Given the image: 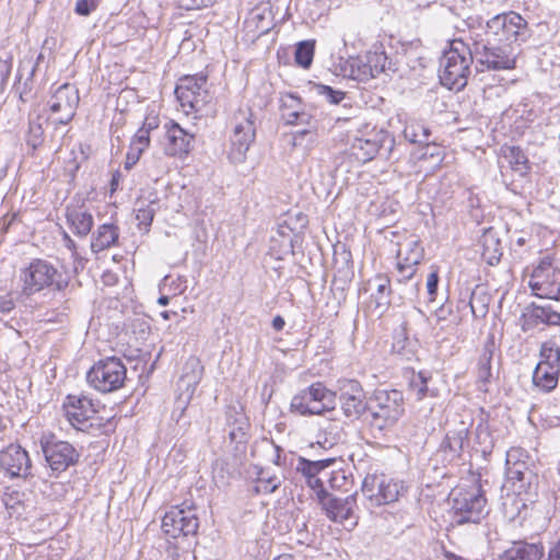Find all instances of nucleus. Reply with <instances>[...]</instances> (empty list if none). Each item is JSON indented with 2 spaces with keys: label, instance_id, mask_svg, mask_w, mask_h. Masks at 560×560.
<instances>
[{
  "label": "nucleus",
  "instance_id": "nucleus-1",
  "mask_svg": "<svg viewBox=\"0 0 560 560\" xmlns=\"http://www.w3.org/2000/svg\"><path fill=\"white\" fill-rule=\"evenodd\" d=\"M474 52L463 40L455 39L440 59L439 77L450 90L460 91L471 73Z\"/></svg>",
  "mask_w": 560,
  "mask_h": 560
},
{
  "label": "nucleus",
  "instance_id": "nucleus-2",
  "mask_svg": "<svg viewBox=\"0 0 560 560\" xmlns=\"http://www.w3.org/2000/svg\"><path fill=\"white\" fill-rule=\"evenodd\" d=\"M372 430L384 433L393 428L405 412L402 393L397 389H377L369 405Z\"/></svg>",
  "mask_w": 560,
  "mask_h": 560
},
{
  "label": "nucleus",
  "instance_id": "nucleus-3",
  "mask_svg": "<svg viewBox=\"0 0 560 560\" xmlns=\"http://www.w3.org/2000/svg\"><path fill=\"white\" fill-rule=\"evenodd\" d=\"M452 518L456 525L478 524L488 515L487 499L477 482L469 487H459L452 492Z\"/></svg>",
  "mask_w": 560,
  "mask_h": 560
},
{
  "label": "nucleus",
  "instance_id": "nucleus-4",
  "mask_svg": "<svg viewBox=\"0 0 560 560\" xmlns=\"http://www.w3.org/2000/svg\"><path fill=\"white\" fill-rule=\"evenodd\" d=\"M477 65L488 70H512L516 66L517 52L511 44L498 42L486 35L485 38H474L471 46Z\"/></svg>",
  "mask_w": 560,
  "mask_h": 560
},
{
  "label": "nucleus",
  "instance_id": "nucleus-5",
  "mask_svg": "<svg viewBox=\"0 0 560 560\" xmlns=\"http://www.w3.org/2000/svg\"><path fill=\"white\" fill-rule=\"evenodd\" d=\"M256 128L254 115L249 108L238 109L232 118V132L228 158L233 164L244 163L247 151L254 143Z\"/></svg>",
  "mask_w": 560,
  "mask_h": 560
},
{
  "label": "nucleus",
  "instance_id": "nucleus-6",
  "mask_svg": "<svg viewBox=\"0 0 560 560\" xmlns=\"http://www.w3.org/2000/svg\"><path fill=\"white\" fill-rule=\"evenodd\" d=\"M126 380L127 369L116 357L100 360L86 372L88 383L104 394L120 389Z\"/></svg>",
  "mask_w": 560,
  "mask_h": 560
},
{
  "label": "nucleus",
  "instance_id": "nucleus-7",
  "mask_svg": "<svg viewBox=\"0 0 560 560\" xmlns=\"http://www.w3.org/2000/svg\"><path fill=\"white\" fill-rule=\"evenodd\" d=\"M336 394L323 383L316 382L295 394L291 400V411L300 416L322 415L332 410Z\"/></svg>",
  "mask_w": 560,
  "mask_h": 560
},
{
  "label": "nucleus",
  "instance_id": "nucleus-8",
  "mask_svg": "<svg viewBox=\"0 0 560 560\" xmlns=\"http://www.w3.org/2000/svg\"><path fill=\"white\" fill-rule=\"evenodd\" d=\"M485 35L498 38V42L513 45L526 42L532 32L527 21L518 13L510 11L497 14L487 22Z\"/></svg>",
  "mask_w": 560,
  "mask_h": 560
},
{
  "label": "nucleus",
  "instance_id": "nucleus-9",
  "mask_svg": "<svg viewBox=\"0 0 560 560\" xmlns=\"http://www.w3.org/2000/svg\"><path fill=\"white\" fill-rule=\"evenodd\" d=\"M206 77H185L180 79L175 89L176 97L186 114H207V106L211 100L207 89Z\"/></svg>",
  "mask_w": 560,
  "mask_h": 560
},
{
  "label": "nucleus",
  "instance_id": "nucleus-10",
  "mask_svg": "<svg viewBox=\"0 0 560 560\" xmlns=\"http://www.w3.org/2000/svg\"><path fill=\"white\" fill-rule=\"evenodd\" d=\"M361 491L368 501V508L373 509L397 501L404 486L400 481L384 475H368L362 482Z\"/></svg>",
  "mask_w": 560,
  "mask_h": 560
},
{
  "label": "nucleus",
  "instance_id": "nucleus-11",
  "mask_svg": "<svg viewBox=\"0 0 560 560\" xmlns=\"http://www.w3.org/2000/svg\"><path fill=\"white\" fill-rule=\"evenodd\" d=\"M528 285L541 299H560V269L552 266L550 257H544L534 268Z\"/></svg>",
  "mask_w": 560,
  "mask_h": 560
},
{
  "label": "nucleus",
  "instance_id": "nucleus-12",
  "mask_svg": "<svg viewBox=\"0 0 560 560\" xmlns=\"http://www.w3.org/2000/svg\"><path fill=\"white\" fill-rule=\"evenodd\" d=\"M199 528V520L195 509L178 505L172 506L162 518L163 532L172 538L179 536H194Z\"/></svg>",
  "mask_w": 560,
  "mask_h": 560
},
{
  "label": "nucleus",
  "instance_id": "nucleus-13",
  "mask_svg": "<svg viewBox=\"0 0 560 560\" xmlns=\"http://www.w3.org/2000/svg\"><path fill=\"white\" fill-rule=\"evenodd\" d=\"M57 270L47 261L33 260L30 266L21 271L20 280L23 282L22 293L32 295L54 283Z\"/></svg>",
  "mask_w": 560,
  "mask_h": 560
},
{
  "label": "nucleus",
  "instance_id": "nucleus-14",
  "mask_svg": "<svg viewBox=\"0 0 560 560\" xmlns=\"http://www.w3.org/2000/svg\"><path fill=\"white\" fill-rule=\"evenodd\" d=\"M354 66L358 68L355 78L361 81H366L381 73H386L387 71L395 72L397 70L395 63L388 59L382 45H374L372 49L366 52L364 59H358L353 62L351 65L352 73H354Z\"/></svg>",
  "mask_w": 560,
  "mask_h": 560
},
{
  "label": "nucleus",
  "instance_id": "nucleus-15",
  "mask_svg": "<svg viewBox=\"0 0 560 560\" xmlns=\"http://www.w3.org/2000/svg\"><path fill=\"white\" fill-rule=\"evenodd\" d=\"M319 504L330 521L341 524L349 522L351 527L357 525L358 521L354 515L357 493L345 498H339L331 493L324 494Z\"/></svg>",
  "mask_w": 560,
  "mask_h": 560
},
{
  "label": "nucleus",
  "instance_id": "nucleus-16",
  "mask_svg": "<svg viewBox=\"0 0 560 560\" xmlns=\"http://www.w3.org/2000/svg\"><path fill=\"white\" fill-rule=\"evenodd\" d=\"M0 470L9 478H28L32 463L28 453L18 444H10L0 451Z\"/></svg>",
  "mask_w": 560,
  "mask_h": 560
},
{
  "label": "nucleus",
  "instance_id": "nucleus-17",
  "mask_svg": "<svg viewBox=\"0 0 560 560\" xmlns=\"http://www.w3.org/2000/svg\"><path fill=\"white\" fill-rule=\"evenodd\" d=\"M203 375V365L199 358L189 357L183 366V374L177 383L179 395L177 398V405L183 410L189 404L198 384L200 383Z\"/></svg>",
  "mask_w": 560,
  "mask_h": 560
},
{
  "label": "nucleus",
  "instance_id": "nucleus-18",
  "mask_svg": "<svg viewBox=\"0 0 560 560\" xmlns=\"http://www.w3.org/2000/svg\"><path fill=\"white\" fill-rule=\"evenodd\" d=\"M394 140L387 132L380 131L365 138H355L351 145V154L360 162L365 163L374 159L382 150L389 152Z\"/></svg>",
  "mask_w": 560,
  "mask_h": 560
},
{
  "label": "nucleus",
  "instance_id": "nucleus-19",
  "mask_svg": "<svg viewBox=\"0 0 560 560\" xmlns=\"http://www.w3.org/2000/svg\"><path fill=\"white\" fill-rule=\"evenodd\" d=\"M339 400L342 412L351 419H359L369 409L364 392L354 380L342 385Z\"/></svg>",
  "mask_w": 560,
  "mask_h": 560
},
{
  "label": "nucleus",
  "instance_id": "nucleus-20",
  "mask_svg": "<svg viewBox=\"0 0 560 560\" xmlns=\"http://www.w3.org/2000/svg\"><path fill=\"white\" fill-rule=\"evenodd\" d=\"M45 459L52 475L59 476L70 466V444L57 441L54 435L40 441Z\"/></svg>",
  "mask_w": 560,
  "mask_h": 560
},
{
  "label": "nucleus",
  "instance_id": "nucleus-21",
  "mask_svg": "<svg viewBox=\"0 0 560 560\" xmlns=\"http://www.w3.org/2000/svg\"><path fill=\"white\" fill-rule=\"evenodd\" d=\"M164 152L166 155L184 159L188 155L195 140L194 133L182 128L177 122L165 125Z\"/></svg>",
  "mask_w": 560,
  "mask_h": 560
},
{
  "label": "nucleus",
  "instance_id": "nucleus-22",
  "mask_svg": "<svg viewBox=\"0 0 560 560\" xmlns=\"http://www.w3.org/2000/svg\"><path fill=\"white\" fill-rule=\"evenodd\" d=\"M280 115L285 125L294 126L310 124L311 120L316 119L313 114L306 110L302 100L292 93L281 95Z\"/></svg>",
  "mask_w": 560,
  "mask_h": 560
},
{
  "label": "nucleus",
  "instance_id": "nucleus-23",
  "mask_svg": "<svg viewBox=\"0 0 560 560\" xmlns=\"http://www.w3.org/2000/svg\"><path fill=\"white\" fill-rule=\"evenodd\" d=\"M506 466L508 479L518 494H534L537 489V475L529 468L527 460Z\"/></svg>",
  "mask_w": 560,
  "mask_h": 560
},
{
  "label": "nucleus",
  "instance_id": "nucleus-24",
  "mask_svg": "<svg viewBox=\"0 0 560 560\" xmlns=\"http://www.w3.org/2000/svg\"><path fill=\"white\" fill-rule=\"evenodd\" d=\"M273 26L271 12L268 8L253 9L243 23L246 40L256 42L266 35Z\"/></svg>",
  "mask_w": 560,
  "mask_h": 560
},
{
  "label": "nucleus",
  "instance_id": "nucleus-25",
  "mask_svg": "<svg viewBox=\"0 0 560 560\" xmlns=\"http://www.w3.org/2000/svg\"><path fill=\"white\" fill-rule=\"evenodd\" d=\"M540 324L560 326V313L553 311L550 305L532 304L521 317L522 330H532Z\"/></svg>",
  "mask_w": 560,
  "mask_h": 560
},
{
  "label": "nucleus",
  "instance_id": "nucleus-26",
  "mask_svg": "<svg viewBox=\"0 0 560 560\" xmlns=\"http://www.w3.org/2000/svg\"><path fill=\"white\" fill-rule=\"evenodd\" d=\"M97 412L95 402L90 396L80 394L72 395V428L78 431H85L92 424H88Z\"/></svg>",
  "mask_w": 560,
  "mask_h": 560
},
{
  "label": "nucleus",
  "instance_id": "nucleus-27",
  "mask_svg": "<svg viewBox=\"0 0 560 560\" xmlns=\"http://www.w3.org/2000/svg\"><path fill=\"white\" fill-rule=\"evenodd\" d=\"M468 427L460 422L457 428L447 431L440 445V451L447 454L450 460L459 457L468 443Z\"/></svg>",
  "mask_w": 560,
  "mask_h": 560
},
{
  "label": "nucleus",
  "instance_id": "nucleus-28",
  "mask_svg": "<svg viewBox=\"0 0 560 560\" xmlns=\"http://www.w3.org/2000/svg\"><path fill=\"white\" fill-rule=\"evenodd\" d=\"M494 349V339L493 336H490L483 345V350L477 364V382L479 389L482 392H488L487 384H489L492 378L491 361Z\"/></svg>",
  "mask_w": 560,
  "mask_h": 560
},
{
  "label": "nucleus",
  "instance_id": "nucleus-29",
  "mask_svg": "<svg viewBox=\"0 0 560 560\" xmlns=\"http://www.w3.org/2000/svg\"><path fill=\"white\" fill-rule=\"evenodd\" d=\"M50 112L52 114L60 113L62 110L68 112L70 108V97L68 95V84L65 83L58 88L56 93L48 102ZM51 122L56 125L55 131L57 132L58 126L65 127L70 122V114L65 113V115L60 117H50Z\"/></svg>",
  "mask_w": 560,
  "mask_h": 560
},
{
  "label": "nucleus",
  "instance_id": "nucleus-30",
  "mask_svg": "<svg viewBox=\"0 0 560 560\" xmlns=\"http://www.w3.org/2000/svg\"><path fill=\"white\" fill-rule=\"evenodd\" d=\"M305 128L292 133V145L301 148L304 153H308L317 141L318 120H311L310 124H302Z\"/></svg>",
  "mask_w": 560,
  "mask_h": 560
},
{
  "label": "nucleus",
  "instance_id": "nucleus-31",
  "mask_svg": "<svg viewBox=\"0 0 560 560\" xmlns=\"http://www.w3.org/2000/svg\"><path fill=\"white\" fill-rule=\"evenodd\" d=\"M560 368L548 366L545 363H538L533 373V383L542 392H550L558 384V375Z\"/></svg>",
  "mask_w": 560,
  "mask_h": 560
},
{
  "label": "nucleus",
  "instance_id": "nucleus-32",
  "mask_svg": "<svg viewBox=\"0 0 560 560\" xmlns=\"http://www.w3.org/2000/svg\"><path fill=\"white\" fill-rule=\"evenodd\" d=\"M335 463V458L310 460L304 457H300L296 465V471L300 472L305 479L320 475L328 477L329 474L326 472V469L332 466Z\"/></svg>",
  "mask_w": 560,
  "mask_h": 560
},
{
  "label": "nucleus",
  "instance_id": "nucleus-33",
  "mask_svg": "<svg viewBox=\"0 0 560 560\" xmlns=\"http://www.w3.org/2000/svg\"><path fill=\"white\" fill-rule=\"evenodd\" d=\"M542 552L536 545L518 541L504 551L502 560H540Z\"/></svg>",
  "mask_w": 560,
  "mask_h": 560
},
{
  "label": "nucleus",
  "instance_id": "nucleus-34",
  "mask_svg": "<svg viewBox=\"0 0 560 560\" xmlns=\"http://www.w3.org/2000/svg\"><path fill=\"white\" fill-rule=\"evenodd\" d=\"M491 296L482 285H476L470 293L468 305L475 318H482L489 310Z\"/></svg>",
  "mask_w": 560,
  "mask_h": 560
},
{
  "label": "nucleus",
  "instance_id": "nucleus-35",
  "mask_svg": "<svg viewBox=\"0 0 560 560\" xmlns=\"http://www.w3.org/2000/svg\"><path fill=\"white\" fill-rule=\"evenodd\" d=\"M159 208V199L156 197L153 199L139 198L135 207L136 219L139 225L150 226Z\"/></svg>",
  "mask_w": 560,
  "mask_h": 560
},
{
  "label": "nucleus",
  "instance_id": "nucleus-36",
  "mask_svg": "<svg viewBox=\"0 0 560 560\" xmlns=\"http://www.w3.org/2000/svg\"><path fill=\"white\" fill-rule=\"evenodd\" d=\"M406 261L409 264H420L423 259V248L419 245L418 241L409 240L399 245L397 250V260Z\"/></svg>",
  "mask_w": 560,
  "mask_h": 560
},
{
  "label": "nucleus",
  "instance_id": "nucleus-37",
  "mask_svg": "<svg viewBox=\"0 0 560 560\" xmlns=\"http://www.w3.org/2000/svg\"><path fill=\"white\" fill-rule=\"evenodd\" d=\"M430 129L418 120H410L407 122L404 129V137L411 143H427L430 137Z\"/></svg>",
  "mask_w": 560,
  "mask_h": 560
},
{
  "label": "nucleus",
  "instance_id": "nucleus-38",
  "mask_svg": "<svg viewBox=\"0 0 560 560\" xmlns=\"http://www.w3.org/2000/svg\"><path fill=\"white\" fill-rule=\"evenodd\" d=\"M118 238V229L113 224H103L98 228L97 236L92 243L96 250H103L110 247Z\"/></svg>",
  "mask_w": 560,
  "mask_h": 560
},
{
  "label": "nucleus",
  "instance_id": "nucleus-39",
  "mask_svg": "<svg viewBox=\"0 0 560 560\" xmlns=\"http://www.w3.org/2000/svg\"><path fill=\"white\" fill-rule=\"evenodd\" d=\"M428 381H429V378L424 375L423 372L412 374V376L409 381V390H410V394L417 400H421L428 396L436 395L434 389L429 388Z\"/></svg>",
  "mask_w": 560,
  "mask_h": 560
},
{
  "label": "nucleus",
  "instance_id": "nucleus-40",
  "mask_svg": "<svg viewBox=\"0 0 560 560\" xmlns=\"http://www.w3.org/2000/svg\"><path fill=\"white\" fill-rule=\"evenodd\" d=\"M315 51V42L314 40H303L296 45L294 52V60L296 65L302 67L303 69H307L311 67L314 58Z\"/></svg>",
  "mask_w": 560,
  "mask_h": 560
},
{
  "label": "nucleus",
  "instance_id": "nucleus-41",
  "mask_svg": "<svg viewBox=\"0 0 560 560\" xmlns=\"http://www.w3.org/2000/svg\"><path fill=\"white\" fill-rule=\"evenodd\" d=\"M504 158L508 160L512 170L518 172L521 175L526 174L528 170V160L525 153L518 147H510L504 152Z\"/></svg>",
  "mask_w": 560,
  "mask_h": 560
},
{
  "label": "nucleus",
  "instance_id": "nucleus-42",
  "mask_svg": "<svg viewBox=\"0 0 560 560\" xmlns=\"http://www.w3.org/2000/svg\"><path fill=\"white\" fill-rule=\"evenodd\" d=\"M375 283V293L372 294L376 302L377 307H386L389 305V294H390V281L385 276H376L374 279Z\"/></svg>",
  "mask_w": 560,
  "mask_h": 560
},
{
  "label": "nucleus",
  "instance_id": "nucleus-43",
  "mask_svg": "<svg viewBox=\"0 0 560 560\" xmlns=\"http://www.w3.org/2000/svg\"><path fill=\"white\" fill-rule=\"evenodd\" d=\"M281 485V480L276 475H269L268 472L260 470L257 477L256 492L260 493H273Z\"/></svg>",
  "mask_w": 560,
  "mask_h": 560
},
{
  "label": "nucleus",
  "instance_id": "nucleus-44",
  "mask_svg": "<svg viewBox=\"0 0 560 560\" xmlns=\"http://www.w3.org/2000/svg\"><path fill=\"white\" fill-rule=\"evenodd\" d=\"M499 244V240H495L491 235H485L482 257L491 266L498 264L502 256V253L497 247Z\"/></svg>",
  "mask_w": 560,
  "mask_h": 560
},
{
  "label": "nucleus",
  "instance_id": "nucleus-45",
  "mask_svg": "<svg viewBox=\"0 0 560 560\" xmlns=\"http://www.w3.org/2000/svg\"><path fill=\"white\" fill-rule=\"evenodd\" d=\"M314 91L317 95L323 96L328 103L334 105L341 104L345 100H349L343 91L334 90L328 85L316 84Z\"/></svg>",
  "mask_w": 560,
  "mask_h": 560
},
{
  "label": "nucleus",
  "instance_id": "nucleus-46",
  "mask_svg": "<svg viewBox=\"0 0 560 560\" xmlns=\"http://www.w3.org/2000/svg\"><path fill=\"white\" fill-rule=\"evenodd\" d=\"M93 226V217L91 213L85 211L77 212L72 214V228L74 233L78 235H86Z\"/></svg>",
  "mask_w": 560,
  "mask_h": 560
},
{
  "label": "nucleus",
  "instance_id": "nucleus-47",
  "mask_svg": "<svg viewBox=\"0 0 560 560\" xmlns=\"http://www.w3.org/2000/svg\"><path fill=\"white\" fill-rule=\"evenodd\" d=\"M475 436L477 444L480 446V452L482 454L491 453L493 448V439L488 425L482 423L478 424L475 430Z\"/></svg>",
  "mask_w": 560,
  "mask_h": 560
},
{
  "label": "nucleus",
  "instance_id": "nucleus-48",
  "mask_svg": "<svg viewBox=\"0 0 560 560\" xmlns=\"http://www.w3.org/2000/svg\"><path fill=\"white\" fill-rule=\"evenodd\" d=\"M538 363L560 368V349L553 343L545 342L540 349V361Z\"/></svg>",
  "mask_w": 560,
  "mask_h": 560
},
{
  "label": "nucleus",
  "instance_id": "nucleus-49",
  "mask_svg": "<svg viewBox=\"0 0 560 560\" xmlns=\"http://www.w3.org/2000/svg\"><path fill=\"white\" fill-rule=\"evenodd\" d=\"M418 264H409L406 261H398L396 264L397 281L406 282L411 280L417 271Z\"/></svg>",
  "mask_w": 560,
  "mask_h": 560
},
{
  "label": "nucleus",
  "instance_id": "nucleus-50",
  "mask_svg": "<svg viewBox=\"0 0 560 560\" xmlns=\"http://www.w3.org/2000/svg\"><path fill=\"white\" fill-rule=\"evenodd\" d=\"M43 142V129L40 125H30L26 143L32 150L37 149Z\"/></svg>",
  "mask_w": 560,
  "mask_h": 560
},
{
  "label": "nucleus",
  "instance_id": "nucleus-51",
  "mask_svg": "<svg viewBox=\"0 0 560 560\" xmlns=\"http://www.w3.org/2000/svg\"><path fill=\"white\" fill-rule=\"evenodd\" d=\"M324 478H326L324 475H320V476H316V477H311V478H306V483L307 486L315 491L316 495H317V499L318 501L322 500V498L324 497V494H328L329 492H327L324 488Z\"/></svg>",
  "mask_w": 560,
  "mask_h": 560
},
{
  "label": "nucleus",
  "instance_id": "nucleus-52",
  "mask_svg": "<svg viewBox=\"0 0 560 560\" xmlns=\"http://www.w3.org/2000/svg\"><path fill=\"white\" fill-rule=\"evenodd\" d=\"M528 459V454L521 447H511L506 452L505 465L516 464Z\"/></svg>",
  "mask_w": 560,
  "mask_h": 560
},
{
  "label": "nucleus",
  "instance_id": "nucleus-53",
  "mask_svg": "<svg viewBox=\"0 0 560 560\" xmlns=\"http://www.w3.org/2000/svg\"><path fill=\"white\" fill-rule=\"evenodd\" d=\"M98 0H78L74 11L82 16L90 15L97 8Z\"/></svg>",
  "mask_w": 560,
  "mask_h": 560
},
{
  "label": "nucleus",
  "instance_id": "nucleus-54",
  "mask_svg": "<svg viewBox=\"0 0 560 560\" xmlns=\"http://www.w3.org/2000/svg\"><path fill=\"white\" fill-rule=\"evenodd\" d=\"M149 142L150 140L148 129L140 128L137 131L132 143L135 145V149L138 151V154H140L149 145Z\"/></svg>",
  "mask_w": 560,
  "mask_h": 560
},
{
  "label": "nucleus",
  "instance_id": "nucleus-55",
  "mask_svg": "<svg viewBox=\"0 0 560 560\" xmlns=\"http://www.w3.org/2000/svg\"><path fill=\"white\" fill-rule=\"evenodd\" d=\"M12 68L11 58H0V92L3 91Z\"/></svg>",
  "mask_w": 560,
  "mask_h": 560
},
{
  "label": "nucleus",
  "instance_id": "nucleus-56",
  "mask_svg": "<svg viewBox=\"0 0 560 560\" xmlns=\"http://www.w3.org/2000/svg\"><path fill=\"white\" fill-rule=\"evenodd\" d=\"M214 0H178L179 7L186 10H197L211 5Z\"/></svg>",
  "mask_w": 560,
  "mask_h": 560
},
{
  "label": "nucleus",
  "instance_id": "nucleus-57",
  "mask_svg": "<svg viewBox=\"0 0 560 560\" xmlns=\"http://www.w3.org/2000/svg\"><path fill=\"white\" fill-rule=\"evenodd\" d=\"M438 284L439 275L436 271H432L427 278V290L431 301L434 300L438 290Z\"/></svg>",
  "mask_w": 560,
  "mask_h": 560
},
{
  "label": "nucleus",
  "instance_id": "nucleus-58",
  "mask_svg": "<svg viewBox=\"0 0 560 560\" xmlns=\"http://www.w3.org/2000/svg\"><path fill=\"white\" fill-rule=\"evenodd\" d=\"M421 145H424L423 147V152L421 153V155L419 156V159L421 160H424L427 158H436L439 161H441V150L439 147L436 145H431L429 143V140L427 141V143H422Z\"/></svg>",
  "mask_w": 560,
  "mask_h": 560
},
{
  "label": "nucleus",
  "instance_id": "nucleus-59",
  "mask_svg": "<svg viewBox=\"0 0 560 560\" xmlns=\"http://www.w3.org/2000/svg\"><path fill=\"white\" fill-rule=\"evenodd\" d=\"M503 92H505V89L502 85L487 86L483 89V95L486 98H490L492 95L501 96Z\"/></svg>",
  "mask_w": 560,
  "mask_h": 560
},
{
  "label": "nucleus",
  "instance_id": "nucleus-60",
  "mask_svg": "<svg viewBox=\"0 0 560 560\" xmlns=\"http://www.w3.org/2000/svg\"><path fill=\"white\" fill-rule=\"evenodd\" d=\"M79 154H80V160L81 161H86L90 158V155L92 154L91 145H89V144H80Z\"/></svg>",
  "mask_w": 560,
  "mask_h": 560
},
{
  "label": "nucleus",
  "instance_id": "nucleus-61",
  "mask_svg": "<svg viewBox=\"0 0 560 560\" xmlns=\"http://www.w3.org/2000/svg\"><path fill=\"white\" fill-rule=\"evenodd\" d=\"M14 307V304L11 300L0 299V312L8 313Z\"/></svg>",
  "mask_w": 560,
  "mask_h": 560
},
{
  "label": "nucleus",
  "instance_id": "nucleus-62",
  "mask_svg": "<svg viewBox=\"0 0 560 560\" xmlns=\"http://www.w3.org/2000/svg\"><path fill=\"white\" fill-rule=\"evenodd\" d=\"M284 325H285V322H284L282 316L277 315L276 317H273V319H272V327H273L275 330H277V331L282 330Z\"/></svg>",
  "mask_w": 560,
  "mask_h": 560
},
{
  "label": "nucleus",
  "instance_id": "nucleus-63",
  "mask_svg": "<svg viewBox=\"0 0 560 560\" xmlns=\"http://www.w3.org/2000/svg\"><path fill=\"white\" fill-rule=\"evenodd\" d=\"M158 127V122H156V118L155 117H152V118H145L144 122H143V126L142 128H145L148 129V133L150 132V130L152 129H155Z\"/></svg>",
  "mask_w": 560,
  "mask_h": 560
},
{
  "label": "nucleus",
  "instance_id": "nucleus-64",
  "mask_svg": "<svg viewBox=\"0 0 560 560\" xmlns=\"http://www.w3.org/2000/svg\"><path fill=\"white\" fill-rule=\"evenodd\" d=\"M548 560H560V544L557 545L550 550Z\"/></svg>",
  "mask_w": 560,
  "mask_h": 560
}]
</instances>
